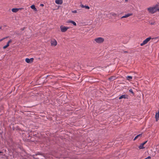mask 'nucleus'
<instances>
[{
    "label": "nucleus",
    "mask_w": 159,
    "mask_h": 159,
    "mask_svg": "<svg viewBox=\"0 0 159 159\" xmlns=\"http://www.w3.org/2000/svg\"><path fill=\"white\" fill-rule=\"evenodd\" d=\"M51 46H55L57 45V42L55 39H53L51 40Z\"/></svg>",
    "instance_id": "5"
},
{
    "label": "nucleus",
    "mask_w": 159,
    "mask_h": 159,
    "mask_svg": "<svg viewBox=\"0 0 159 159\" xmlns=\"http://www.w3.org/2000/svg\"><path fill=\"white\" fill-rule=\"evenodd\" d=\"M104 39L101 37H99L95 39V41L98 43H101L103 42Z\"/></svg>",
    "instance_id": "3"
},
{
    "label": "nucleus",
    "mask_w": 159,
    "mask_h": 159,
    "mask_svg": "<svg viewBox=\"0 0 159 159\" xmlns=\"http://www.w3.org/2000/svg\"><path fill=\"white\" fill-rule=\"evenodd\" d=\"M124 52H125V53H127V51H124Z\"/></svg>",
    "instance_id": "30"
},
{
    "label": "nucleus",
    "mask_w": 159,
    "mask_h": 159,
    "mask_svg": "<svg viewBox=\"0 0 159 159\" xmlns=\"http://www.w3.org/2000/svg\"><path fill=\"white\" fill-rule=\"evenodd\" d=\"M133 15L132 13H128L125 16H122L121 18H127L129 16H131Z\"/></svg>",
    "instance_id": "10"
},
{
    "label": "nucleus",
    "mask_w": 159,
    "mask_h": 159,
    "mask_svg": "<svg viewBox=\"0 0 159 159\" xmlns=\"http://www.w3.org/2000/svg\"><path fill=\"white\" fill-rule=\"evenodd\" d=\"M129 92H130V93H133V90H132V89H130L129 90Z\"/></svg>",
    "instance_id": "21"
},
{
    "label": "nucleus",
    "mask_w": 159,
    "mask_h": 159,
    "mask_svg": "<svg viewBox=\"0 0 159 159\" xmlns=\"http://www.w3.org/2000/svg\"><path fill=\"white\" fill-rule=\"evenodd\" d=\"M155 118L156 121H157L159 118V114L156 113L155 115Z\"/></svg>",
    "instance_id": "15"
},
{
    "label": "nucleus",
    "mask_w": 159,
    "mask_h": 159,
    "mask_svg": "<svg viewBox=\"0 0 159 159\" xmlns=\"http://www.w3.org/2000/svg\"><path fill=\"white\" fill-rule=\"evenodd\" d=\"M151 24L152 25H153V24H154V23H151Z\"/></svg>",
    "instance_id": "31"
},
{
    "label": "nucleus",
    "mask_w": 159,
    "mask_h": 159,
    "mask_svg": "<svg viewBox=\"0 0 159 159\" xmlns=\"http://www.w3.org/2000/svg\"><path fill=\"white\" fill-rule=\"evenodd\" d=\"M142 136V134H139L136 136L134 139V140H135L139 138V139H140Z\"/></svg>",
    "instance_id": "11"
},
{
    "label": "nucleus",
    "mask_w": 159,
    "mask_h": 159,
    "mask_svg": "<svg viewBox=\"0 0 159 159\" xmlns=\"http://www.w3.org/2000/svg\"><path fill=\"white\" fill-rule=\"evenodd\" d=\"M2 27H0V29H2Z\"/></svg>",
    "instance_id": "33"
},
{
    "label": "nucleus",
    "mask_w": 159,
    "mask_h": 159,
    "mask_svg": "<svg viewBox=\"0 0 159 159\" xmlns=\"http://www.w3.org/2000/svg\"><path fill=\"white\" fill-rule=\"evenodd\" d=\"M34 58H30L29 59L28 58H26L25 59V61L27 63H31L33 61Z\"/></svg>",
    "instance_id": "6"
},
{
    "label": "nucleus",
    "mask_w": 159,
    "mask_h": 159,
    "mask_svg": "<svg viewBox=\"0 0 159 159\" xmlns=\"http://www.w3.org/2000/svg\"><path fill=\"white\" fill-rule=\"evenodd\" d=\"M158 11H159V8L158 9Z\"/></svg>",
    "instance_id": "35"
},
{
    "label": "nucleus",
    "mask_w": 159,
    "mask_h": 159,
    "mask_svg": "<svg viewBox=\"0 0 159 159\" xmlns=\"http://www.w3.org/2000/svg\"><path fill=\"white\" fill-rule=\"evenodd\" d=\"M9 45L8 44V43H7L6 45L3 47V49H6V48H7L9 46Z\"/></svg>",
    "instance_id": "18"
},
{
    "label": "nucleus",
    "mask_w": 159,
    "mask_h": 159,
    "mask_svg": "<svg viewBox=\"0 0 159 159\" xmlns=\"http://www.w3.org/2000/svg\"><path fill=\"white\" fill-rule=\"evenodd\" d=\"M8 37H4L2 39V40L5 39H6Z\"/></svg>",
    "instance_id": "23"
},
{
    "label": "nucleus",
    "mask_w": 159,
    "mask_h": 159,
    "mask_svg": "<svg viewBox=\"0 0 159 159\" xmlns=\"http://www.w3.org/2000/svg\"><path fill=\"white\" fill-rule=\"evenodd\" d=\"M111 14V15L113 16H117V14H116V13H112Z\"/></svg>",
    "instance_id": "19"
},
{
    "label": "nucleus",
    "mask_w": 159,
    "mask_h": 159,
    "mask_svg": "<svg viewBox=\"0 0 159 159\" xmlns=\"http://www.w3.org/2000/svg\"><path fill=\"white\" fill-rule=\"evenodd\" d=\"M55 2L58 4H62L63 1L62 0H56Z\"/></svg>",
    "instance_id": "12"
},
{
    "label": "nucleus",
    "mask_w": 159,
    "mask_h": 159,
    "mask_svg": "<svg viewBox=\"0 0 159 159\" xmlns=\"http://www.w3.org/2000/svg\"><path fill=\"white\" fill-rule=\"evenodd\" d=\"M67 22L68 23H71L72 24L75 26H76V23L75 22H74L72 20L68 21H67Z\"/></svg>",
    "instance_id": "14"
},
{
    "label": "nucleus",
    "mask_w": 159,
    "mask_h": 159,
    "mask_svg": "<svg viewBox=\"0 0 159 159\" xmlns=\"http://www.w3.org/2000/svg\"><path fill=\"white\" fill-rule=\"evenodd\" d=\"M128 1V0H125V2H127Z\"/></svg>",
    "instance_id": "26"
},
{
    "label": "nucleus",
    "mask_w": 159,
    "mask_h": 159,
    "mask_svg": "<svg viewBox=\"0 0 159 159\" xmlns=\"http://www.w3.org/2000/svg\"><path fill=\"white\" fill-rule=\"evenodd\" d=\"M80 6V7L82 8H85L86 9H89L90 8L88 6H85V5L84 6L82 4H81Z\"/></svg>",
    "instance_id": "13"
},
{
    "label": "nucleus",
    "mask_w": 159,
    "mask_h": 159,
    "mask_svg": "<svg viewBox=\"0 0 159 159\" xmlns=\"http://www.w3.org/2000/svg\"><path fill=\"white\" fill-rule=\"evenodd\" d=\"M12 42V41L11 40H9L8 42L7 43H8V44H9V43H11Z\"/></svg>",
    "instance_id": "22"
},
{
    "label": "nucleus",
    "mask_w": 159,
    "mask_h": 159,
    "mask_svg": "<svg viewBox=\"0 0 159 159\" xmlns=\"http://www.w3.org/2000/svg\"><path fill=\"white\" fill-rule=\"evenodd\" d=\"M23 9V8H12L11 10V11L13 12H17L19 10H21Z\"/></svg>",
    "instance_id": "9"
},
{
    "label": "nucleus",
    "mask_w": 159,
    "mask_h": 159,
    "mask_svg": "<svg viewBox=\"0 0 159 159\" xmlns=\"http://www.w3.org/2000/svg\"><path fill=\"white\" fill-rule=\"evenodd\" d=\"M109 79L110 80H113L114 79H113V77L110 78H109Z\"/></svg>",
    "instance_id": "25"
},
{
    "label": "nucleus",
    "mask_w": 159,
    "mask_h": 159,
    "mask_svg": "<svg viewBox=\"0 0 159 159\" xmlns=\"http://www.w3.org/2000/svg\"><path fill=\"white\" fill-rule=\"evenodd\" d=\"M128 96L126 94L120 96L119 99H120L122 98L124 99H128Z\"/></svg>",
    "instance_id": "7"
},
{
    "label": "nucleus",
    "mask_w": 159,
    "mask_h": 159,
    "mask_svg": "<svg viewBox=\"0 0 159 159\" xmlns=\"http://www.w3.org/2000/svg\"><path fill=\"white\" fill-rule=\"evenodd\" d=\"M152 39L151 37H149L146 39L145 40H144L143 42L140 44V45L141 46H143L146 44H147L148 42L150 40Z\"/></svg>",
    "instance_id": "2"
},
{
    "label": "nucleus",
    "mask_w": 159,
    "mask_h": 159,
    "mask_svg": "<svg viewBox=\"0 0 159 159\" xmlns=\"http://www.w3.org/2000/svg\"><path fill=\"white\" fill-rule=\"evenodd\" d=\"M157 113L159 114V110L158 111V112Z\"/></svg>",
    "instance_id": "32"
},
{
    "label": "nucleus",
    "mask_w": 159,
    "mask_h": 159,
    "mask_svg": "<svg viewBox=\"0 0 159 159\" xmlns=\"http://www.w3.org/2000/svg\"><path fill=\"white\" fill-rule=\"evenodd\" d=\"M69 28V27H66L62 25L60 26L61 31L62 32H66Z\"/></svg>",
    "instance_id": "4"
},
{
    "label": "nucleus",
    "mask_w": 159,
    "mask_h": 159,
    "mask_svg": "<svg viewBox=\"0 0 159 159\" xmlns=\"http://www.w3.org/2000/svg\"><path fill=\"white\" fill-rule=\"evenodd\" d=\"M72 12L73 13H76L77 12V11L76 10H74V11H72Z\"/></svg>",
    "instance_id": "20"
},
{
    "label": "nucleus",
    "mask_w": 159,
    "mask_h": 159,
    "mask_svg": "<svg viewBox=\"0 0 159 159\" xmlns=\"http://www.w3.org/2000/svg\"><path fill=\"white\" fill-rule=\"evenodd\" d=\"M132 78V77L131 76H128L126 77V79L128 80H130Z\"/></svg>",
    "instance_id": "17"
},
{
    "label": "nucleus",
    "mask_w": 159,
    "mask_h": 159,
    "mask_svg": "<svg viewBox=\"0 0 159 159\" xmlns=\"http://www.w3.org/2000/svg\"><path fill=\"white\" fill-rule=\"evenodd\" d=\"M2 41V39H0V42Z\"/></svg>",
    "instance_id": "27"
},
{
    "label": "nucleus",
    "mask_w": 159,
    "mask_h": 159,
    "mask_svg": "<svg viewBox=\"0 0 159 159\" xmlns=\"http://www.w3.org/2000/svg\"><path fill=\"white\" fill-rule=\"evenodd\" d=\"M147 142V141L144 142V143H141L139 146V149H142L144 148H145L143 147V145H145Z\"/></svg>",
    "instance_id": "8"
},
{
    "label": "nucleus",
    "mask_w": 159,
    "mask_h": 159,
    "mask_svg": "<svg viewBox=\"0 0 159 159\" xmlns=\"http://www.w3.org/2000/svg\"><path fill=\"white\" fill-rule=\"evenodd\" d=\"M2 152L0 151V153H1Z\"/></svg>",
    "instance_id": "34"
},
{
    "label": "nucleus",
    "mask_w": 159,
    "mask_h": 159,
    "mask_svg": "<svg viewBox=\"0 0 159 159\" xmlns=\"http://www.w3.org/2000/svg\"><path fill=\"white\" fill-rule=\"evenodd\" d=\"M30 7L32 9H33L35 11H37V9L35 8V6L34 5H31L30 6Z\"/></svg>",
    "instance_id": "16"
},
{
    "label": "nucleus",
    "mask_w": 159,
    "mask_h": 159,
    "mask_svg": "<svg viewBox=\"0 0 159 159\" xmlns=\"http://www.w3.org/2000/svg\"><path fill=\"white\" fill-rule=\"evenodd\" d=\"M147 9L149 12L151 14H153L156 11L155 7H149Z\"/></svg>",
    "instance_id": "1"
},
{
    "label": "nucleus",
    "mask_w": 159,
    "mask_h": 159,
    "mask_svg": "<svg viewBox=\"0 0 159 159\" xmlns=\"http://www.w3.org/2000/svg\"><path fill=\"white\" fill-rule=\"evenodd\" d=\"M158 38V37H157L155 38V39H157Z\"/></svg>",
    "instance_id": "29"
},
{
    "label": "nucleus",
    "mask_w": 159,
    "mask_h": 159,
    "mask_svg": "<svg viewBox=\"0 0 159 159\" xmlns=\"http://www.w3.org/2000/svg\"><path fill=\"white\" fill-rule=\"evenodd\" d=\"M24 29H25V28H22V30H24Z\"/></svg>",
    "instance_id": "28"
},
{
    "label": "nucleus",
    "mask_w": 159,
    "mask_h": 159,
    "mask_svg": "<svg viewBox=\"0 0 159 159\" xmlns=\"http://www.w3.org/2000/svg\"><path fill=\"white\" fill-rule=\"evenodd\" d=\"M40 6L41 7H43L44 6V4H40Z\"/></svg>",
    "instance_id": "24"
}]
</instances>
